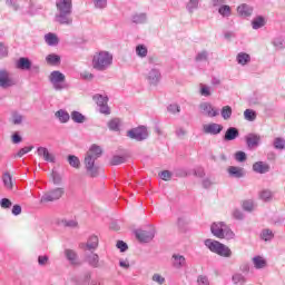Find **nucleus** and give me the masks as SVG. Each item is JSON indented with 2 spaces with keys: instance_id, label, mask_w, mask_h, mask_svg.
<instances>
[{
  "instance_id": "1",
  "label": "nucleus",
  "mask_w": 285,
  "mask_h": 285,
  "mask_svg": "<svg viewBox=\"0 0 285 285\" xmlns=\"http://www.w3.org/2000/svg\"><path fill=\"white\" fill-rule=\"evenodd\" d=\"M101 155H104L101 147L99 145H91L83 160L85 170L88 177H99V165L97 164V160Z\"/></svg>"
},
{
  "instance_id": "2",
  "label": "nucleus",
  "mask_w": 285,
  "mask_h": 285,
  "mask_svg": "<svg viewBox=\"0 0 285 285\" xmlns=\"http://www.w3.org/2000/svg\"><path fill=\"white\" fill-rule=\"evenodd\" d=\"M56 21L60 26H72V0H57Z\"/></svg>"
},
{
  "instance_id": "3",
  "label": "nucleus",
  "mask_w": 285,
  "mask_h": 285,
  "mask_svg": "<svg viewBox=\"0 0 285 285\" xmlns=\"http://www.w3.org/2000/svg\"><path fill=\"white\" fill-rule=\"evenodd\" d=\"M91 66L98 72L108 70L112 66V53L109 51L96 52L92 57Z\"/></svg>"
},
{
  "instance_id": "4",
  "label": "nucleus",
  "mask_w": 285,
  "mask_h": 285,
  "mask_svg": "<svg viewBox=\"0 0 285 285\" xmlns=\"http://www.w3.org/2000/svg\"><path fill=\"white\" fill-rule=\"evenodd\" d=\"M49 82L51 83L53 90L57 92H61V90L68 89V83H66V75L59 70L50 72Z\"/></svg>"
},
{
  "instance_id": "5",
  "label": "nucleus",
  "mask_w": 285,
  "mask_h": 285,
  "mask_svg": "<svg viewBox=\"0 0 285 285\" xmlns=\"http://www.w3.org/2000/svg\"><path fill=\"white\" fill-rule=\"evenodd\" d=\"M205 246L212 252L216 253L220 257H230L233 252L228 248V246L213 239H206Z\"/></svg>"
},
{
  "instance_id": "6",
  "label": "nucleus",
  "mask_w": 285,
  "mask_h": 285,
  "mask_svg": "<svg viewBox=\"0 0 285 285\" xmlns=\"http://www.w3.org/2000/svg\"><path fill=\"white\" fill-rule=\"evenodd\" d=\"M66 193L63 187H57L45 193L40 199V204H48L50 202H58Z\"/></svg>"
},
{
  "instance_id": "7",
  "label": "nucleus",
  "mask_w": 285,
  "mask_h": 285,
  "mask_svg": "<svg viewBox=\"0 0 285 285\" xmlns=\"http://www.w3.org/2000/svg\"><path fill=\"white\" fill-rule=\"evenodd\" d=\"M23 1L24 3H28V10L26 12L27 14H30L32 12V8H35L32 0H6V6H8V8H12L14 12H18V10H23L26 8V6H23Z\"/></svg>"
},
{
  "instance_id": "8",
  "label": "nucleus",
  "mask_w": 285,
  "mask_h": 285,
  "mask_svg": "<svg viewBox=\"0 0 285 285\" xmlns=\"http://www.w3.org/2000/svg\"><path fill=\"white\" fill-rule=\"evenodd\" d=\"M127 137H129V139H134L135 141H145V139L148 137V129L144 126L132 128L127 131Z\"/></svg>"
},
{
  "instance_id": "9",
  "label": "nucleus",
  "mask_w": 285,
  "mask_h": 285,
  "mask_svg": "<svg viewBox=\"0 0 285 285\" xmlns=\"http://www.w3.org/2000/svg\"><path fill=\"white\" fill-rule=\"evenodd\" d=\"M94 101L99 107L101 115H110V107H108V96L96 94L92 96Z\"/></svg>"
},
{
  "instance_id": "10",
  "label": "nucleus",
  "mask_w": 285,
  "mask_h": 285,
  "mask_svg": "<svg viewBox=\"0 0 285 285\" xmlns=\"http://www.w3.org/2000/svg\"><path fill=\"white\" fill-rule=\"evenodd\" d=\"M145 78L149 86H159L161 81V71L158 68H151L146 75Z\"/></svg>"
},
{
  "instance_id": "11",
  "label": "nucleus",
  "mask_w": 285,
  "mask_h": 285,
  "mask_svg": "<svg viewBox=\"0 0 285 285\" xmlns=\"http://www.w3.org/2000/svg\"><path fill=\"white\" fill-rule=\"evenodd\" d=\"M17 81H14V78L10 76V72L6 69L0 70V88H12V86H16Z\"/></svg>"
},
{
  "instance_id": "12",
  "label": "nucleus",
  "mask_w": 285,
  "mask_h": 285,
  "mask_svg": "<svg viewBox=\"0 0 285 285\" xmlns=\"http://www.w3.org/2000/svg\"><path fill=\"white\" fill-rule=\"evenodd\" d=\"M136 237L144 244H148L155 239V229L150 228L149 230L138 229L136 232Z\"/></svg>"
},
{
  "instance_id": "13",
  "label": "nucleus",
  "mask_w": 285,
  "mask_h": 285,
  "mask_svg": "<svg viewBox=\"0 0 285 285\" xmlns=\"http://www.w3.org/2000/svg\"><path fill=\"white\" fill-rule=\"evenodd\" d=\"M222 130H224V126L216 122L203 125V132L205 135H219Z\"/></svg>"
},
{
  "instance_id": "14",
  "label": "nucleus",
  "mask_w": 285,
  "mask_h": 285,
  "mask_svg": "<svg viewBox=\"0 0 285 285\" xmlns=\"http://www.w3.org/2000/svg\"><path fill=\"white\" fill-rule=\"evenodd\" d=\"M252 170L257 175H266V173H271V165L266 161H256L253 164Z\"/></svg>"
},
{
  "instance_id": "15",
  "label": "nucleus",
  "mask_w": 285,
  "mask_h": 285,
  "mask_svg": "<svg viewBox=\"0 0 285 285\" xmlns=\"http://www.w3.org/2000/svg\"><path fill=\"white\" fill-rule=\"evenodd\" d=\"M85 262L91 266V268H99L100 263H99V255L94 252H86L85 253Z\"/></svg>"
},
{
  "instance_id": "16",
  "label": "nucleus",
  "mask_w": 285,
  "mask_h": 285,
  "mask_svg": "<svg viewBox=\"0 0 285 285\" xmlns=\"http://www.w3.org/2000/svg\"><path fill=\"white\" fill-rule=\"evenodd\" d=\"M224 228H226V224L224 222L213 223L210 226V232L214 237L218 239H224Z\"/></svg>"
},
{
  "instance_id": "17",
  "label": "nucleus",
  "mask_w": 285,
  "mask_h": 285,
  "mask_svg": "<svg viewBox=\"0 0 285 285\" xmlns=\"http://www.w3.org/2000/svg\"><path fill=\"white\" fill-rule=\"evenodd\" d=\"M199 108L200 112L205 115V117H217V115H219V111L215 110V108H213V105H210L209 102L200 104Z\"/></svg>"
},
{
  "instance_id": "18",
  "label": "nucleus",
  "mask_w": 285,
  "mask_h": 285,
  "mask_svg": "<svg viewBox=\"0 0 285 285\" xmlns=\"http://www.w3.org/2000/svg\"><path fill=\"white\" fill-rule=\"evenodd\" d=\"M171 266L178 271L184 268L186 266V257L181 254H173Z\"/></svg>"
},
{
  "instance_id": "19",
  "label": "nucleus",
  "mask_w": 285,
  "mask_h": 285,
  "mask_svg": "<svg viewBox=\"0 0 285 285\" xmlns=\"http://www.w3.org/2000/svg\"><path fill=\"white\" fill-rule=\"evenodd\" d=\"M37 153L39 157H42L45 161H49V164H55L57 159L46 147H38Z\"/></svg>"
},
{
  "instance_id": "20",
  "label": "nucleus",
  "mask_w": 285,
  "mask_h": 285,
  "mask_svg": "<svg viewBox=\"0 0 285 285\" xmlns=\"http://www.w3.org/2000/svg\"><path fill=\"white\" fill-rule=\"evenodd\" d=\"M227 173L229 177H233L234 179H242V177H245L246 175L244 168L237 166H229Z\"/></svg>"
},
{
  "instance_id": "21",
  "label": "nucleus",
  "mask_w": 285,
  "mask_h": 285,
  "mask_svg": "<svg viewBox=\"0 0 285 285\" xmlns=\"http://www.w3.org/2000/svg\"><path fill=\"white\" fill-rule=\"evenodd\" d=\"M245 141L247 144V147L257 148V146H259V142L262 141V136L257 134H249L245 137Z\"/></svg>"
},
{
  "instance_id": "22",
  "label": "nucleus",
  "mask_w": 285,
  "mask_h": 285,
  "mask_svg": "<svg viewBox=\"0 0 285 285\" xmlns=\"http://www.w3.org/2000/svg\"><path fill=\"white\" fill-rule=\"evenodd\" d=\"M239 137V129L237 127H229L225 131L224 141H235Z\"/></svg>"
},
{
  "instance_id": "23",
  "label": "nucleus",
  "mask_w": 285,
  "mask_h": 285,
  "mask_svg": "<svg viewBox=\"0 0 285 285\" xmlns=\"http://www.w3.org/2000/svg\"><path fill=\"white\" fill-rule=\"evenodd\" d=\"M99 247V237L92 235L88 238L87 244H85V250H97Z\"/></svg>"
},
{
  "instance_id": "24",
  "label": "nucleus",
  "mask_w": 285,
  "mask_h": 285,
  "mask_svg": "<svg viewBox=\"0 0 285 285\" xmlns=\"http://www.w3.org/2000/svg\"><path fill=\"white\" fill-rule=\"evenodd\" d=\"M65 256L72 266H77V264H79V256L77 255V252L72 249H65Z\"/></svg>"
},
{
  "instance_id": "25",
  "label": "nucleus",
  "mask_w": 285,
  "mask_h": 285,
  "mask_svg": "<svg viewBox=\"0 0 285 285\" xmlns=\"http://www.w3.org/2000/svg\"><path fill=\"white\" fill-rule=\"evenodd\" d=\"M237 13L239 14V17H250L253 14V7L243 3L237 7Z\"/></svg>"
},
{
  "instance_id": "26",
  "label": "nucleus",
  "mask_w": 285,
  "mask_h": 285,
  "mask_svg": "<svg viewBox=\"0 0 285 285\" xmlns=\"http://www.w3.org/2000/svg\"><path fill=\"white\" fill-rule=\"evenodd\" d=\"M17 68L19 70H30V68H32V61L26 57H21L17 61Z\"/></svg>"
},
{
  "instance_id": "27",
  "label": "nucleus",
  "mask_w": 285,
  "mask_h": 285,
  "mask_svg": "<svg viewBox=\"0 0 285 285\" xmlns=\"http://www.w3.org/2000/svg\"><path fill=\"white\" fill-rule=\"evenodd\" d=\"M45 42L47 46L51 47L59 46V37H57L53 32H49L45 35Z\"/></svg>"
},
{
  "instance_id": "28",
  "label": "nucleus",
  "mask_w": 285,
  "mask_h": 285,
  "mask_svg": "<svg viewBox=\"0 0 285 285\" xmlns=\"http://www.w3.org/2000/svg\"><path fill=\"white\" fill-rule=\"evenodd\" d=\"M264 26H266V18H264V16H257L252 21L253 30H259V28H264Z\"/></svg>"
},
{
  "instance_id": "29",
  "label": "nucleus",
  "mask_w": 285,
  "mask_h": 285,
  "mask_svg": "<svg viewBox=\"0 0 285 285\" xmlns=\"http://www.w3.org/2000/svg\"><path fill=\"white\" fill-rule=\"evenodd\" d=\"M131 21L132 23H136V24H144V23H147L148 21V14L146 13H135L134 16H131Z\"/></svg>"
},
{
  "instance_id": "30",
  "label": "nucleus",
  "mask_w": 285,
  "mask_h": 285,
  "mask_svg": "<svg viewBox=\"0 0 285 285\" xmlns=\"http://www.w3.org/2000/svg\"><path fill=\"white\" fill-rule=\"evenodd\" d=\"M236 61L239 66H246V65L250 63V55H248L246 52H239L236 56Z\"/></svg>"
},
{
  "instance_id": "31",
  "label": "nucleus",
  "mask_w": 285,
  "mask_h": 285,
  "mask_svg": "<svg viewBox=\"0 0 285 285\" xmlns=\"http://www.w3.org/2000/svg\"><path fill=\"white\" fill-rule=\"evenodd\" d=\"M56 117L59 119L61 124H68L70 121V114L68 111L60 109L56 112Z\"/></svg>"
},
{
  "instance_id": "32",
  "label": "nucleus",
  "mask_w": 285,
  "mask_h": 285,
  "mask_svg": "<svg viewBox=\"0 0 285 285\" xmlns=\"http://www.w3.org/2000/svg\"><path fill=\"white\" fill-rule=\"evenodd\" d=\"M67 161L69 164V166H71V168H81V160H79V157L75 156V155H69L67 157Z\"/></svg>"
},
{
  "instance_id": "33",
  "label": "nucleus",
  "mask_w": 285,
  "mask_h": 285,
  "mask_svg": "<svg viewBox=\"0 0 285 285\" xmlns=\"http://www.w3.org/2000/svg\"><path fill=\"white\" fill-rule=\"evenodd\" d=\"M46 61L50 66H58V63H61V57L56 53H50L46 57Z\"/></svg>"
},
{
  "instance_id": "34",
  "label": "nucleus",
  "mask_w": 285,
  "mask_h": 285,
  "mask_svg": "<svg viewBox=\"0 0 285 285\" xmlns=\"http://www.w3.org/2000/svg\"><path fill=\"white\" fill-rule=\"evenodd\" d=\"M253 264L257 271H259L262 268H266V259H264V257H262V256H255L253 258Z\"/></svg>"
},
{
  "instance_id": "35",
  "label": "nucleus",
  "mask_w": 285,
  "mask_h": 285,
  "mask_svg": "<svg viewBox=\"0 0 285 285\" xmlns=\"http://www.w3.org/2000/svg\"><path fill=\"white\" fill-rule=\"evenodd\" d=\"M274 238H275V234L273 233V230L263 229L261 232V239H263V242H273Z\"/></svg>"
},
{
  "instance_id": "36",
  "label": "nucleus",
  "mask_w": 285,
  "mask_h": 285,
  "mask_svg": "<svg viewBox=\"0 0 285 285\" xmlns=\"http://www.w3.org/2000/svg\"><path fill=\"white\" fill-rule=\"evenodd\" d=\"M109 130H114L115 132H119V128H121V120L119 118H114L108 122Z\"/></svg>"
},
{
  "instance_id": "37",
  "label": "nucleus",
  "mask_w": 285,
  "mask_h": 285,
  "mask_svg": "<svg viewBox=\"0 0 285 285\" xmlns=\"http://www.w3.org/2000/svg\"><path fill=\"white\" fill-rule=\"evenodd\" d=\"M220 115L225 121H228L233 116V108L230 106H224L220 110Z\"/></svg>"
},
{
  "instance_id": "38",
  "label": "nucleus",
  "mask_w": 285,
  "mask_h": 285,
  "mask_svg": "<svg viewBox=\"0 0 285 285\" xmlns=\"http://www.w3.org/2000/svg\"><path fill=\"white\" fill-rule=\"evenodd\" d=\"M71 119H72V121H75V124H83L86 121V116H83L79 111H72Z\"/></svg>"
},
{
  "instance_id": "39",
  "label": "nucleus",
  "mask_w": 285,
  "mask_h": 285,
  "mask_svg": "<svg viewBox=\"0 0 285 285\" xmlns=\"http://www.w3.org/2000/svg\"><path fill=\"white\" fill-rule=\"evenodd\" d=\"M197 8H199V0H189L186 4V10L190 14H193Z\"/></svg>"
},
{
  "instance_id": "40",
  "label": "nucleus",
  "mask_w": 285,
  "mask_h": 285,
  "mask_svg": "<svg viewBox=\"0 0 285 285\" xmlns=\"http://www.w3.org/2000/svg\"><path fill=\"white\" fill-rule=\"evenodd\" d=\"M275 150H285V139L282 137H276L273 141Z\"/></svg>"
},
{
  "instance_id": "41",
  "label": "nucleus",
  "mask_w": 285,
  "mask_h": 285,
  "mask_svg": "<svg viewBox=\"0 0 285 285\" xmlns=\"http://www.w3.org/2000/svg\"><path fill=\"white\" fill-rule=\"evenodd\" d=\"M136 55L140 57V59L148 57V48H146L144 45H138L136 47Z\"/></svg>"
},
{
  "instance_id": "42",
  "label": "nucleus",
  "mask_w": 285,
  "mask_h": 285,
  "mask_svg": "<svg viewBox=\"0 0 285 285\" xmlns=\"http://www.w3.org/2000/svg\"><path fill=\"white\" fill-rule=\"evenodd\" d=\"M2 180H3V184H4V187L8 189V190H12V176H10L9 173H6L3 176H2Z\"/></svg>"
},
{
  "instance_id": "43",
  "label": "nucleus",
  "mask_w": 285,
  "mask_h": 285,
  "mask_svg": "<svg viewBox=\"0 0 285 285\" xmlns=\"http://www.w3.org/2000/svg\"><path fill=\"white\" fill-rule=\"evenodd\" d=\"M244 118L246 121H255V119H257V112H255L253 109H246L244 111Z\"/></svg>"
},
{
  "instance_id": "44",
  "label": "nucleus",
  "mask_w": 285,
  "mask_h": 285,
  "mask_svg": "<svg viewBox=\"0 0 285 285\" xmlns=\"http://www.w3.org/2000/svg\"><path fill=\"white\" fill-rule=\"evenodd\" d=\"M235 233L228 225H225V228L223 229V239H234Z\"/></svg>"
},
{
  "instance_id": "45",
  "label": "nucleus",
  "mask_w": 285,
  "mask_h": 285,
  "mask_svg": "<svg viewBox=\"0 0 285 285\" xmlns=\"http://www.w3.org/2000/svg\"><path fill=\"white\" fill-rule=\"evenodd\" d=\"M232 282H234L236 285H244L246 284V276H243L242 274H234Z\"/></svg>"
},
{
  "instance_id": "46",
  "label": "nucleus",
  "mask_w": 285,
  "mask_h": 285,
  "mask_svg": "<svg viewBox=\"0 0 285 285\" xmlns=\"http://www.w3.org/2000/svg\"><path fill=\"white\" fill-rule=\"evenodd\" d=\"M259 198L263 199V202H271V199H273V193L268 189H264L259 193Z\"/></svg>"
},
{
  "instance_id": "47",
  "label": "nucleus",
  "mask_w": 285,
  "mask_h": 285,
  "mask_svg": "<svg viewBox=\"0 0 285 285\" xmlns=\"http://www.w3.org/2000/svg\"><path fill=\"white\" fill-rule=\"evenodd\" d=\"M120 164H126V157H124V156H114L110 160L111 166H120Z\"/></svg>"
},
{
  "instance_id": "48",
  "label": "nucleus",
  "mask_w": 285,
  "mask_h": 285,
  "mask_svg": "<svg viewBox=\"0 0 285 285\" xmlns=\"http://www.w3.org/2000/svg\"><path fill=\"white\" fill-rule=\"evenodd\" d=\"M243 210H246L247 213H253V210H255V203L253 200H245L243 203Z\"/></svg>"
},
{
  "instance_id": "49",
  "label": "nucleus",
  "mask_w": 285,
  "mask_h": 285,
  "mask_svg": "<svg viewBox=\"0 0 285 285\" xmlns=\"http://www.w3.org/2000/svg\"><path fill=\"white\" fill-rule=\"evenodd\" d=\"M218 12L222 14V17H230V6L223 4L219 7Z\"/></svg>"
},
{
  "instance_id": "50",
  "label": "nucleus",
  "mask_w": 285,
  "mask_h": 285,
  "mask_svg": "<svg viewBox=\"0 0 285 285\" xmlns=\"http://www.w3.org/2000/svg\"><path fill=\"white\" fill-rule=\"evenodd\" d=\"M95 8L99 10H104V8L108 7V0H92Z\"/></svg>"
},
{
  "instance_id": "51",
  "label": "nucleus",
  "mask_w": 285,
  "mask_h": 285,
  "mask_svg": "<svg viewBox=\"0 0 285 285\" xmlns=\"http://www.w3.org/2000/svg\"><path fill=\"white\" fill-rule=\"evenodd\" d=\"M160 179H163L164 181H170V179H173V173H170V170H163L159 174Z\"/></svg>"
},
{
  "instance_id": "52",
  "label": "nucleus",
  "mask_w": 285,
  "mask_h": 285,
  "mask_svg": "<svg viewBox=\"0 0 285 285\" xmlns=\"http://www.w3.org/2000/svg\"><path fill=\"white\" fill-rule=\"evenodd\" d=\"M174 175L175 177H188V170L186 168H176Z\"/></svg>"
},
{
  "instance_id": "53",
  "label": "nucleus",
  "mask_w": 285,
  "mask_h": 285,
  "mask_svg": "<svg viewBox=\"0 0 285 285\" xmlns=\"http://www.w3.org/2000/svg\"><path fill=\"white\" fill-rule=\"evenodd\" d=\"M196 61H208V51L203 50L196 55Z\"/></svg>"
},
{
  "instance_id": "54",
  "label": "nucleus",
  "mask_w": 285,
  "mask_h": 285,
  "mask_svg": "<svg viewBox=\"0 0 285 285\" xmlns=\"http://www.w3.org/2000/svg\"><path fill=\"white\" fill-rule=\"evenodd\" d=\"M273 46L276 48V50H284V39L282 38L274 39Z\"/></svg>"
},
{
  "instance_id": "55",
  "label": "nucleus",
  "mask_w": 285,
  "mask_h": 285,
  "mask_svg": "<svg viewBox=\"0 0 285 285\" xmlns=\"http://www.w3.org/2000/svg\"><path fill=\"white\" fill-rule=\"evenodd\" d=\"M168 112H171V115H177V112H181V107H179V105L174 104V105H169L167 107Z\"/></svg>"
},
{
  "instance_id": "56",
  "label": "nucleus",
  "mask_w": 285,
  "mask_h": 285,
  "mask_svg": "<svg viewBox=\"0 0 285 285\" xmlns=\"http://www.w3.org/2000/svg\"><path fill=\"white\" fill-rule=\"evenodd\" d=\"M33 148L35 146L23 147L17 153L16 157H23V155H28V153H30Z\"/></svg>"
},
{
  "instance_id": "57",
  "label": "nucleus",
  "mask_w": 285,
  "mask_h": 285,
  "mask_svg": "<svg viewBox=\"0 0 285 285\" xmlns=\"http://www.w3.org/2000/svg\"><path fill=\"white\" fill-rule=\"evenodd\" d=\"M176 137H178V139H184V137H186V135H188V131H186V129H184V127H178L176 128Z\"/></svg>"
},
{
  "instance_id": "58",
  "label": "nucleus",
  "mask_w": 285,
  "mask_h": 285,
  "mask_svg": "<svg viewBox=\"0 0 285 285\" xmlns=\"http://www.w3.org/2000/svg\"><path fill=\"white\" fill-rule=\"evenodd\" d=\"M153 282H156V284L163 285L166 283V278L161 276L160 274H154L151 277Z\"/></svg>"
},
{
  "instance_id": "59",
  "label": "nucleus",
  "mask_w": 285,
  "mask_h": 285,
  "mask_svg": "<svg viewBox=\"0 0 285 285\" xmlns=\"http://www.w3.org/2000/svg\"><path fill=\"white\" fill-rule=\"evenodd\" d=\"M234 157H235V160L239 163H244L247 159L246 153L244 151H237Z\"/></svg>"
},
{
  "instance_id": "60",
  "label": "nucleus",
  "mask_w": 285,
  "mask_h": 285,
  "mask_svg": "<svg viewBox=\"0 0 285 285\" xmlns=\"http://www.w3.org/2000/svg\"><path fill=\"white\" fill-rule=\"evenodd\" d=\"M200 95L202 97H210V87L200 85Z\"/></svg>"
},
{
  "instance_id": "61",
  "label": "nucleus",
  "mask_w": 285,
  "mask_h": 285,
  "mask_svg": "<svg viewBox=\"0 0 285 285\" xmlns=\"http://www.w3.org/2000/svg\"><path fill=\"white\" fill-rule=\"evenodd\" d=\"M0 206L1 208H4V209L12 208V202L9 198H2L0 200Z\"/></svg>"
},
{
  "instance_id": "62",
  "label": "nucleus",
  "mask_w": 285,
  "mask_h": 285,
  "mask_svg": "<svg viewBox=\"0 0 285 285\" xmlns=\"http://www.w3.org/2000/svg\"><path fill=\"white\" fill-rule=\"evenodd\" d=\"M116 247L120 249V253H126V250H128V244L124 240H118Z\"/></svg>"
},
{
  "instance_id": "63",
  "label": "nucleus",
  "mask_w": 285,
  "mask_h": 285,
  "mask_svg": "<svg viewBox=\"0 0 285 285\" xmlns=\"http://www.w3.org/2000/svg\"><path fill=\"white\" fill-rule=\"evenodd\" d=\"M8 56V47L6 43L0 42V59H3Z\"/></svg>"
},
{
  "instance_id": "64",
  "label": "nucleus",
  "mask_w": 285,
  "mask_h": 285,
  "mask_svg": "<svg viewBox=\"0 0 285 285\" xmlns=\"http://www.w3.org/2000/svg\"><path fill=\"white\" fill-rule=\"evenodd\" d=\"M199 285H210V281H208V276L200 275L197 278Z\"/></svg>"
}]
</instances>
